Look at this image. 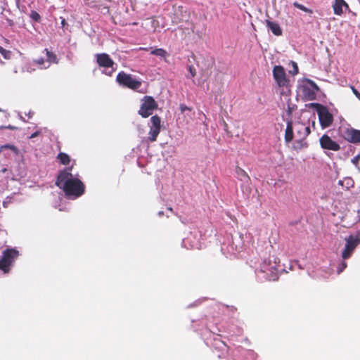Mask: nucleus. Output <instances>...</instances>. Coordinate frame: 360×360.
<instances>
[{
	"instance_id": "f257e3e1",
	"label": "nucleus",
	"mask_w": 360,
	"mask_h": 360,
	"mask_svg": "<svg viewBox=\"0 0 360 360\" xmlns=\"http://www.w3.org/2000/svg\"><path fill=\"white\" fill-rule=\"evenodd\" d=\"M56 185L64 191L69 198H77L84 192L82 182L68 170L62 171L58 174Z\"/></svg>"
},
{
	"instance_id": "f03ea898",
	"label": "nucleus",
	"mask_w": 360,
	"mask_h": 360,
	"mask_svg": "<svg viewBox=\"0 0 360 360\" xmlns=\"http://www.w3.org/2000/svg\"><path fill=\"white\" fill-rule=\"evenodd\" d=\"M273 77L281 94L290 91V80L285 69L281 65H276L273 69Z\"/></svg>"
},
{
	"instance_id": "7ed1b4c3",
	"label": "nucleus",
	"mask_w": 360,
	"mask_h": 360,
	"mask_svg": "<svg viewBox=\"0 0 360 360\" xmlns=\"http://www.w3.org/2000/svg\"><path fill=\"white\" fill-rule=\"evenodd\" d=\"M311 105L316 109L321 127L323 129L329 127L333 122V115L329 112L328 108L317 103H311Z\"/></svg>"
},
{
	"instance_id": "20e7f679",
	"label": "nucleus",
	"mask_w": 360,
	"mask_h": 360,
	"mask_svg": "<svg viewBox=\"0 0 360 360\" xmlns=\"http://www.w3.org/2000/svg\"><path fill=\"white\" fill-rule=\"evenodd\" d=\"M95 56L98 65L104 68L103 73L111 76L115 70L114 61L107 53H97Z\"/></svg>"
},
{
	"instance_id": "39448f33",
	"label": "nucleus",
	"mask_w": 360,
	"mask_h": 360,
	"mask_svg": "<svg viewBox=\"0 0 360 360\" xmlns=\"http://www.w3.org/2000/svg\"><path fill=\"white\" fill-rule=\"evenodd\" d=\"M19 255L15 249H6L3 252L2 258L0 259V269L5 273L8 272L11 265Z\"/></svg>"
},
{
	"instance_id": "423d86ee",
	"label": "nucleus",
	"mask_w": 360,
	"mask_h": 360,
	"mask_svg": "<svg viewBox=\"0 0 360 360\" xmlns=\"http://www.w3.org/2000/svg\"><path fill=\"white\" fill-rule=\"evenodd\" d=\"M116 80L120 85L134 90H139L141 86V81L137 80L131 75L126 74L124 72H121L117 75Z\"/></svg>"
},
{
	"instance_id": "0eeeda50",
	"label": "nucleus",
	"mask_w": 360,
	"mask_h": 360,
	"mask_svg": "<svg viewBox=\"0 0 360 360\" xmlns=\"http://www.w3.org/2000/svg\"><path fill=\"white\" fill-rule=\"evenodd\" d=\"M340 135L345 140L352 143H360V130L351 127H342L339 129Z\"/></svg>"
},
{
	"instance_id": "6e6552de",
	"label": "nucleus",
	"mask_w": 360,
	"mask_h": 360,
	"mask_svg": "<svg viewBox=\"0 0 360 360\" xmlns=\"http://www.w3.org/2000/svg\"><path fill=\"white\" fill-rule=\"evenodd\" d=\"M158 105L155 100L150 96H145L143 99L139 114L143 117H148L153 114V112L156 109Z\"/></svg>"
},
{
	"instance_id": "1a4fd4ad",
	"label": "nucleus",
	"mask_w": 360,
	"mask_h": 360,
	"mask_svg": "<svg viewBox=\"0 0 360 360\" xmlns=\"http://www.w3.org/2000/svg\"><path fill=\"white\" fill-rule=\"evenodd\" d=\"M149 131V140L153 142L156 140L160 131V119L159 117L155 115L150 118V125Z\"/></svg>"
},
{
	"instance_id": "9d476101",
	"label": "nucleus",
	"mask_w": 360,
	"mask_h": 360,
	"mask_svg": "<svg viewBox=\"0 0 360 360\" xmlns=\"http://www.w3.org/2000/svg\"><path fill=\"white\" fill-rule=\"evenodd\" d=\"M321 147L326 150L338 151L340 149V145L332 140L327 134H323L319 139Z\"/></svg>"
},
{
	"instance_id": "9b49d317",
	"label": "nucleus",
	"mask_w": 360,
	"mask_h": 360,
	"mask_svg": "<svg viewBox=\"0 0 360 360\" xmlns=\"http://www.w3.org/2000/svg\"><path fill=\"white\" fill-rule=\"evenodd\" d=\"M296 136L299 138V140L296 141L298 143L302 146V141L309 135L311 133L310 128L309 126H305L302 123H297L295 124Z\"/></svg>"
},
{
	"instance_id": "f8f14e48",
	"label": "nucleus",
	"mask_w": 360,
	"mask_h": 360,
	"mask_svg": "<svg viewBox=\"0 0 360 360\" xmlns=\"http://www.w3.org/2000/svg\"><path fill=\"white\" fill-rule=\"evenodd\" d=\"M349 8L348 4L345 0H335L333 5V12L337 15H341L343 13L342 7Z\"/></svg>"
},
{
	"instance_id": "ddd939ff",
	"label": "nucleus",
	"mask_w": 360,
	"mask_h": 360,
	"mask_svg": "<svg viewBox=\"0 0 360 360\" xmlns=\"http://www.w3.org/2000/svg\"><path fill=\"white\" fill-rule=\"evenodd\" d=\"M345 245L354 250L356 246L360 243V238L358 236H354L352 235L349 236L345 238Z\"/></svg>"
},
{
	"instance_id": "4468645a",
	"label": "nucleus",
	"mask_w": 360,
	"mask_h": 360,
	"mask_svg": "<svg viewBox=\"0 0 360 360\" xmlns=\"http://www.w3.org/2000/svg\"><path fill=\"white\" fill-rule=\"evenodd\" d=\"M269 268L268 265L264 264L261 267L259 270L257 271V276L260 281H264L269 280Z\"/></svg>"
},
{
	"instance_id": "2eb2a0df",
	"label": "nucleus",
	"mask_w": 360,
	"mask_h": 360,
	"mask_svg": "<svg viewBox=\"0 0 360 360\" xmlns=\"http://www.w3.org/2000/svg\"><path fill=\"white\" fill-rule=\"evenodd\" d=\"M293 139V125L292 121L287 122V126L285 131V141L288 143Z\"/></svg>"
},
{
	"instance_id": "dca6fc26",
	"label": "nucleus",
	"mask_w": 360,
	"mask_h": 360,
	"mask_svg": "<svg viewBox=\"0 0 360 360\" xmlns=\"http://www.w3.org/2000/svg\"><path fill=\"white\" fill-rule=\"evenodd\" d=\"M338 184L348 191L354 186V181L352 177H345L338 181Z\"/></svg>"
},
{
	"instance_id": "f3484780",
	"label": "nucleus",
	"mask_w": 360,
	"mask_h": 360,
	"mask_svg": "<svg viewBox=\"0 0 360 360\" xmlns=\"http://www.w3.org/2000/svg\"><path fill=\"white\" fill-rule=\"evenodd\" d=\"M44 51L46 52L47 57V65H44V68H48L51 63H58V60L56 54L51 51H49L47 49H46Z\"/></svg>"
},
{
	"instance_id": "a211bd4d",
	"label": "nucleus",
	"mask_w": 360,
	"mask_h": 360,
	"mask_svg": "<svg viewBox=\"0 0 360 360\" xmlns=\"http://www.w3.org/2000/svg\"><path fill=\"white\" fill-rule=\"evenodd\" d=\"M236 173L237 175V178L240 181H243L244 184H247L249 182L250 177L243 169H242L240 167H237L236 169Z\"/></svg>"
},
{
	"instance_id": "6ab92c4d",
	"label": "nucleus",
	"mask_w": 360,
	"mask_h": 360,
	"mask_svg": "<svg viewBox=\"0 0 360 360\" xmlns=\"http://www.w3.org/2000/svg\"><path fill=\"white\" fill-rule=\"evenodd\" d=\"M303 94L304 97L309 101L314 100L316 98V94L314 91L310 89L309 87H303Z\"/></svg>"
},
{
	"instance_id": "aec40b11",
	"label": "nucleus",
	"mask_w": 360,
	"mask_h": 360,
	"mask_svg": "<svg viewBox=\"0 0 360 360\" xmlns=\"http://www.w3.org/2000/svg\"><path fill=\"white\" fill-rule=\"evenodd\" d=\"M58 159L63 165H68L70 161L69 155L64 153H60L58 155Z\"/></svg>"
},
{
	"instance_id": "412c9836",
	"label": "nucleus",
	"mask_w": 360,
	"mask_h": 360,
	"mask_svg": "<svg viewBox=\"0 0 360 360\" xmlns=\"http://www.w3.org/2000/svg\"><path fill=\"white\" fill-rule=\"evenodd\" d=\"M274 269L276 270V273L274 274V272L271 271V281H277L278 279V274L281 273V272H283L285 271L284 268L281 267L280 265H277V266H276L274 268Z\"/></svg>"
},
{
	"instance_id": "4be33fe9",
	"label": "nucleus",
	"mask_w": 360,
	"mask_h": 360,
	"mask_svg": "<svg viewBox=\"0 0 360 360\" xmlns=\"http://www.w3.org/2000/svg\"><path fill=\"white\" fill-rule=\"evenodd\" d=\"M9 149L11 150L13 153L18 155V149L14 146L13 145L6 144L1 146L0 147V152H4L5 150Z\"/></svg>"
},
{
	"instance_id": "5701e85b",
	"label": "nucleus",
	"mask_w": 360,
	"mask_h": 360,
	"mask_svg": "<svg viewBox=\"0 0 360 360\" xmlns=\"http://www.w3.org/2000/svg\"><path fill=\"white\" fill-rule=\"evenodd\" d=\"M271 32H273L276 36H280L282 34V29L281 27L276 24L271 22Z\"/></svg>"
},
{
	"instance_id": "b1692460",
	"label": "nucleus",
	"mask_w": 360,
	"mask_h": 360,
	"mask_svg": "<svg viewBox=\"0 0 360 360\" xmlns=\"http://www.w3.org/2000/svg\"><path fill=\"white\" fill-rule=\"evenodd\" d=\"M151 54L164 58L167 56V52L162 49H155L151 51Z\"/></svg>"
},
{
	"instance_id": "393cba45",
	"label": "nucleus",
	"mask_w": 360,
	"mask_h": 360,
	"mask_svg": "<svg viewBox=\"0 0 360 360\" xmlns=\"http://www.w3.org/2000/svg\"><path fill=\"white\" fill-rule=\"evenodd\" d=\"M293 6H294L295 8H298V9H300V10L302 11H304V12H307V13H313V11H312L311 9H309V8H308L305 7L304 6H303V5L300 4H299V3H298V2H297V1H295V2H294V3H293Z\"/></svg>"
},
{
	"instance_id": "a878e982",
	"label": "nucleus",
	"mask_w": 360,
	"mask_h": 360,
	"mask_svg": "<svg viewBox=\"0 0 360 360\" xmlns=\"http://www.w3.org/2000/svg\"><path fill=\"white\" fill-rule=\"evenodd\" d=\"M353 251H354L353 250H352L351 248H347L345 245V250H343L342 254V257L343 259H347L349 257H350V256H351L352 253L353 252Z\"/></svg>"
},
{
	"instance_id": "bb28decb",
	"label": "nucleus",
	"mask_w": 360,
	"mask_h": 360,
	"mask_svg": "<svg viewBox=\"0 0 360 360\" xmlns=\"http://www.w3.org/2000/svg\"><path fill=\"white\" fill-rule=\"evenodd\" d=\"M148 24H150L151 25V27L153 29V31H155L156 27L159 24V22L155 19H148L145 22V25H148Z\"/></svg>"
},
{
	"instance_id": "cd10ccee",
	"label": "nucleus",
	"mask_w": 360,
	"mask_h": 360,
	"mask_svg": "<svg viewBox=\"0 0 360 360\" xmlns=\"http://www.w3.org/2000/svg\"><path fill=\"white\" fill-rule=\"evenodd\" d=\"M347 266V262L345 261H342L340 265L337 268V273L338 274H341Z\"/></svg>"
},
{
	"instance_id": "c85d7f7f",
	"label": "nucleus",
	"mask_w": 360,
	"mask_h": 360,
	"mask_svg": "<svg viewBox=\"0 0 360 360\" xmlns=\"http://www.w3.org/2000/svg\"><path fill=\"white\" fill-rule=\"evenodd\" d=\"M359 160H360V155H357L355 157H354L351 160L352 164H354L358 168L359 170H360V167L358 166Z\"/></svg>"
},
{
	"instance_id": "c756f323",
	"label": "nucleus",
	"mask_w": 360,
	"mask_h": 360,
	"mask_svg": "<svg viewBox=\"0 0 360 360\" xmlns=\"http://www.w3.org/2000/svg\"><path fill=\"white\" fill-rule=\"evenodd\" d=\"M292 65H293V70H290V73L292 75H295L298 74V71H299L298 67H297V63L295 62H292Z\"/></svg>"
},
{
	"instance_id": "7c9ffc66",
	"label": "nucleus",
	"mask_w": 360,
	"mask_h": 360,
	"mask_svg": "<svg viewBox=\"0 0 360 360\" xmlns=\"http://www.w3.org/2000/svg\"><path fill=\"white\" fill-rule=\"evenodd\" d=\"M34 62H35V63L41 65V68H44V65H47L46 62L43 58H39V59L35 60Z\"/></svg>"
},
{
	"instance_id": "2f4dec72",
	"label": "nucleus",
	"mask_w": 360,
	"mask_h": 360,
	"mask_svg": "<svg viewBox=\"0 0 360 360\" xmlns=\"http://www.w3.org/2000/svg\"><path fill=\"white\" fill-rule=\"evenodd\" d=\"M0 53L3 55V56L5 58H9L10 52L6 51V50H5L2 47H0Z\"/></svg>"
},
{
	"instance_id": "473e14b6",
	"label": "nucleus",
	"mask_w": 360,
	"mask_h": 360,
	"mask_svg": "<svg viewBox=\"0 0 360 360\" xmlns=\"http://www.w3.org/2000/svg\"><path fill=\"white\" fill-rule=\"evenodd\" d=\"M30 17L36 21H38L40 19V15L35 11H32L31 13Z\"/></svg>"
},
{
	"instance_id": "72a5a7b5",
	"label": "nucleus",
	"mask_w": 360,
	"mask_h": 360,
	"mask_svg": "<svg viewBox=\"0 0 360 360\" xmlns=\"http://www.w3.org/2000/svg\"><path fill=\"white\" fill-rule=\"evenodd\" d=\"M308 82H309V84L311 86V87L314 90H316V91H319V86H317V84L314 81L309 79Z\"/></svg>"
},
{
	"instance_id": "f704fd0d",
	"label": "nucleus",
	"mask_w": 360,
	"mask_h": 360,
	"mask_svg": "<svg viewBox=\"0 0 360 360\" xmlns=\"http://www.w3.org/2000/svg\"><path fill=\"white\" fill-rule=\"evenodd\" d=\"M353 94L356 96V98L360 101V93L354 88V86H350Z\"/></svg>"
},
{
	"instance_id": "c9c22d12",
	"label": "nucleus",
	"mask_w": 360,
	"mask_h": 360,
	"mask_svg": "<svg viewBox=\"0 0 360 360\" xmlns=\"http://www.w3.org/2000/svg\"><path fill=\"white\" fill-rule=\"evenodd\" d=\"M180 109H181V111L182 112H185V111H186V110H191V108H188V107H187L186 105H183V104L180 105Z\"/></svg>"
},
{
	"instance_id": "e433bc0d",
	"label": "nucleus",
	"mask_w": 360,
	"mask_h": 360,
	"mask_svg": "<svg viewBox=\"0 0 360 360\" xmlns=\"http://www.w3.org/2000/svg\"><path fill=\"white\" fill-rule=\"evenodd\" d=\"M190 26L189 27H186L188 30L190 29L192 33H195V26L192 23H188Z\"/></svg>"
},
{
	"instance_id": "4c0bfd02",
	"label": "nucleus",
	"mask_w": 360,
	"mask_h": 360,
	"mask_svg": "<svg viewBox=\"0 0 360 360\" xmlns=\"http://www.w3.org/2000/svg\"><path fill=\"white\" fill-rule=\"evenodd\" d=\"M189 72H190L191 77H193L195 75V70L191 66L189 67Z\"/></svg>"
},
{
	"instance_id": "58836bf2",
	"label": "nucleus",
	"mask_w": 360,
	"mask_h": 360,
	"mask_svg": "<svg viewBox=\"0 0 360 360\" xmlns=\"http://www.w3.org/2000/svg\"><path fill=\"white\" fill-rule=\"evenodd\" d=\"M38 135V132H34L30 136V139L34 138Z\"/></svg>"
},
{
	"instance_id": "ea45409f",
	"label": "nucleus",
	"mask_w": 360,
	"mask_h": 360,
	"mask_svg": "<svg viewBox=\"0 0 360 360\" xmlns=\"http://www.w3.org/2000/svg\"><path fill=\"white\" fill-rule=\"evenodd\" d=\"M266 25L269 28H270V20H266Z\"/></svg>"
},
{
	"instance_id": "a19ab883",
	"label": "nucleus",
	"mask_w": 360,
	"mask_h": 360,
	"mask_svg": "<svg viewBox=\"0 0 360 360\" xmlns=\"http://www.w3.org/2000/svg\"><path fill=\"white\" fill-rule=\"evenodd\" d=\"M358 221L360 223V210H358Z\"/></svg>"
},
{
	"instance_id": "79ce46f5",
	"label": "nucleus",
	"mask_w": 360,
	"mask_h": 360,
	"mask_svg": "<svg viewBox=\"0 0 360 360\" xmlns=\"http://www.w3.org/2000/svg\"><path fill=\"white\" fill-rule=\"evenodd\" d=\"M61 24H62L63 26H64L65 25V19L62 20Z\"/></svg>"
},
{
	"instance_id": "37998d69",
	"label": "nucleus",
	"mask_w": 360,
	"mask_h": 360,
	"mask_svg": "<svg viewBox=\"0 0 360 360\" xmlns=\"http://www.w3.org/2000/svg\"><path fill=\"white\" fill-rule=\"evenodd\" d=\"M279 262H280L279 259H275V260H274V263L275 264H277V263H279Z\"/></svg>"
},
{
	"instance_id": "c03bdc74",
	"label": "nucleus",
	"mask_w": 360,
	"mask_h": 360,
	"mask_svg": "<svg viewBox=\"0 0 360 360\" xmlns=\"http://www.w3.org/2000/svg\"><path fill=\"white\" fill-rule=\"evenodd\" d=\"M224 125V129L226 130L227 124L225 123L224 121H223Z\"/></svg>"
},
{
	"instance_id": "a18cd8bd",
	"label": "nucleus",
	"mask_w": 360,
	"mask_h": 360,
	"mask_svg": "<svg viewBox=\"0 0 360 360\" xmlns=\"http://www.w3.org/2000/svg\"><path fill=\"white\" fill-rule=\"evenodd\" d=\"M183 243H184V245L186 246V240H183Z\"/></svg>"
},
{
	"instance_id": "49530a36",
	"label": "nucleus",
	"mask_w": 360,
	"mask_h": 360,
	"mask_svg": "<svg viewBox=\"0 0 360 360\" xmlns=\"http://www.w3.org/2000/svg\"><path fill=\"white\" fill-rule=\"evenodd\" d=\"M191 248H195V245H191Z\"/></svg>"
},
{
	"instance_id": "de8ad7c7",
	"label": "nucleus",
	"mask_w": 360,
	"mask_h": 360,
	"mask_svg": "<svg viewBox=\"0 0 360 360\" xmlns=\"http://www.w3.org/2000/svg\"><path fill=\"white\" fill-rule=\"evenodd\" d=\"M162 212H159V215H162Z\"/></svg>"
}]
</instances>
